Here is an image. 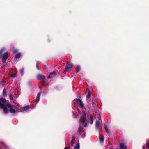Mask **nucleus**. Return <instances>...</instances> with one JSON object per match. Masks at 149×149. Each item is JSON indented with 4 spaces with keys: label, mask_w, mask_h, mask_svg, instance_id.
Listing matches in <instances>:
<instances>
[{
    "label": "nucleus",
    "mask_w": 149,
    "mask_h": 149,
    "mask_svg": "<svg viewBox=\"0 0 149 149\" xmlns=\"http://www.w3.org/2000/svg\"><path fill=\"white\" fill-rule=\"evenodd\" d=\"M6 100L3 98H0V107L3 110V113L5 114H7L8 110L7 107L9 109V112L13 114L17 113L19 112L18 108L15 105L11 104L8 103H6Z\"/></svg>",
    "instance_id": "nucleus-1"
},
{
    "label": "nucleus",
    "mask_w": 149,
    "mask_h": 149,
    "mask_svg": "<svg viewBox=\"0 0 149 149\" xmlns=\"http://www.w3.org/2000/svg\"><path fill=\"white\" fill-rule=\"evenodd\" d=\"M82 116L81 117L80 120H79V123L81 125L85 122V124L84 126L85 127H86L88 124V123L87 121L86 115L84 110L82 111Z\"/></svg>",
    "instance_id": "nucleus-2"
},
{
    "label": "nucleus",
    "mask_w": 149,
    "mask_h": 149,
    "mask_svg": "<svg viewBox=\"0 0 149 149\" xmlns=\"http://www.w3.org/2000/svg\"><path fill=\"white\" fill-rule=\"evenodd\" d=\"M74 102L77 103L79 105V107L82 109H85L84 104L82 100L80 99L79 98L76 99Z\"/></svg>",
    "instance_id": "nucleus-3"
},
{
    "label": "nucleus",
    "mask_w": 149,
    "mask_h": 149,
    "mask_svg": "<svg viewBox=\"0 0 149 149\" xmlns=\"http://www.w3.org/2000/svg\"><path fill=\"white\" fill-rule=\"evenodd\" d=\"M8 58V52H4L3 54L0 55V58H2V61L3 63H5L6 61Z\"/></svg>",
    "instance_id": "nucleus-4"
},
{
    "label": "nucleus",
    "mask_w": 149,
    "mask_h": 149,
    "mask_svg": "<svg viewBox=\"0 0 149 149\" xmlns=\"http://www.w3.org/2000/svg\"><path fill=\"white\" fill-rule=\"evenodd\" d=\"M73 65V64L71 63L67 62L65 67V69L63 72V73L65 74L66 72L68 71L69 69L71 68Z\"/></svg>",
    "instance_id": "nucleus-5"
},
{
    "label": "nucleus",
    "mask_w": 149,
    "mask_h": 149,
    "mask_svg": "<svg viewBox=\"0 0 149 149\" xmlns=\"http://www.w3.org/2000/svg\"><path fill=\"white\" fill-rule=\"evenodd\" d=\"M37 79L39 80H42L44 81L45 80V76L41 74H39L37 75Z\"/></svg>",
    "instance_id": "nucleus-6"
},
{
    "label": "nucleus",
    "mask_w": 149,
    "mask_h": 149,
    "mask_svg": "<svg viewBox=\"0 0 149 149\" xmlns=\"http://www.w3.org/2000/svg\"><path fill=\"white\" fill-rule=\"evenodd\" d=\"M56 74V72L54 71H53V72L49 73V75L47 77V78L49 79L55 76Z\"/></svg>",
    "instance_id": "nucleus-7"
},
{
    "label": "nucleus",
    "mask_w": 149,
    "mask_h": 149,
    "mask_svg": "<svg viewBox=\"0 0 149 149\" xmlns=\"http://www.w3.org/2000/svg\"><path fill=\"white\" fill-rule=\"evenodd\" d=\"M100 121L98 120H96L95 123V128L97 130L99 131L100 129Z\"/></svg>",
    "instance_id": "nucleus-8"
},
{
    "label": "nucleus",
    "mask_w": 149,
    "mask_h": 149,
    "mask_svg": "<svg viewBox=\"0 0 149 149\" xmlns=\"http://www.w3.org/2000/svg\"><path fill=\"white\" fill-rule=\"evenodd\" d=\"M41 94V92H39L37 95L36 99V102L37 103H38L39 101Z\"/></svg>",
    "instance_id": "nucleus-9"
},
{
    "label": "nucleus",
    "mask_w": 149,
    "mask_h": 149,
    "mask_svg": "<svg viewBox=\"0 0 149 149\" xmlns=\"http://www.w3.org/2000/svg\"><path fill=\"white\" fill-rule=\"evenodd\" d=\"M75 136H73L72 137V139L70 142V144L72 146H73L74 144V142L75 141Z\"/></svg>",
    "instance_id": "nucleus-10"
},
{
    "label": "nucleus",
    "mask_w": 149,
    "mask_h": 149,
    "mask_svg": "<svg viewBox=\"0 0 149 149\" xmlns=\"http://www.w3.org/2000/svg\"><path fill=\"white\" fill-rule=\"evenodd\" d=\"M90 123L91 124H92L93 121V118L92 115L91 114H89Z\"/></svg>",
    "instance_id": "nucleus-11"
},
{
    "label": "nucleus",
    "mask_w": 149,
    "mask_h": 149,
    "mask_svg": "<svg viewBox=\"0 0 149 149\" xmlns=\"http://www.w3.org/2000/svg\"><path fill=\"white\" fill-rule=\"evenodd\" d=\"M120 146L121 149H126L127 148V146L125 145L123 143H120Z\"/></svg>",
    "instance_id": "nucleus-12"
},
{
    "label": "nucleus",
    "mask_w": 149,
    "mask_h": 149,
    "mask_svg": "<svg viewBox=\"0 0 149 149\" xmlns=\"http://www.w3.org/2000/svg\"><path fill=\"white\" fill-rule=\"evenodd\" d=\"M79 132L80 134H81L83 132V128L81 126V125L80 124L79 127L78 129Z\"/></svg>",
    "instance_id": "nucleus-13"
},
{
    "label": "nucleus",
    "mask_w": 149,
    "mask_h": 149,
    "mask_svg": "<svg viewBox=\"0 0 149 149\" xmlns=\"http://www.w3.org/2000/svg\"><path fill=\"white\" fill-rule=\"evenodd\" d=\"M21 56V54L20 53H18L15 56V58L16 59H19L20 57Z\"/></svg>",
    "instance_id": "nucleus-14"
},
{
    "label": "nucleus",
    "mask_w": 149,
    "mask_h": 149,
    "mask_svg": "<svg viewBox=\"0 0 149 149\" xmlns=\"http://www.w3.org/2000/svg\"><path fill=\"white\" fill-rule=\"evenodd\" d=\"M80 145L79 143H77L74 146V149H79Z\"/></svg>",
    "instance_id": "nucleus-15"
},
{
    "label": "nucleus",
    "mask_w": 149,
    "mask_h": 149,
    "mask_svg": "<svg viewBox=\"0 0 149 149\" xmlns=\"http://www.w3.org/2000/svg\"><path fill=\"white\" fill-rule=\"evenodd\" d=\"M104 126L106 132L107 133H109V131L108 128L107 126L106 125H104Z\"/></svg>",
    "instance_id": "nucleus-16"
},
{
    "label": "nucleus",
    "mask_w": 149,
    "mask_h": 149,
    "mask_svg": "<svg viewBox=\"0 0 149 149\" xmlns=\"http://www.w3.org/2000/svg\"><path fill=\"white\" fill-rule=\"evenodd\" d=\"M29 106L27 105L23 107L22 109L24 111H26L29 109Z\"/></svg>",
    "instance_id": "nucleus-17"
},
{
    "label": "nucleus",
    "mask_w": 149,
    "mask_h": 149,
    "mask_svg": "<svg viewBox=\"0 0 149 149\" xmlns=\"http://www.w3.org/2000/svg\"><path fill=\"white\" fill-rule=\"evenodd\" d=\"M80 67L79 65H78L77 67L76 68V70L77 72H79L80 70Z\"/></svg>",
    "instance_id": "nucleus-18"
},
{
    "label": "nucleus",
    "mask_w": 149,
    "mask_h": 149,
    "mask_svg": "<svg viewBox=\"0 0 149 149\" xmlns=\"http://www.w3.org/2000/svg\"><path fill=\"white\" fill-rule=\"evenodd\" d=\"M91 95V94L90 92L89 91H88V92L87 95L86 97V98L87 100L88 99H89L90 98Z\"/></svg>",
    "instance_id": "nucleus-19"
},
{
    "label": "nucleus",
    "mask_w": 149,
    "mask_h": 149,
    "mask_svg": "<svg viewBox=\"0 0 149 149\" xmlns=\"http://www.w3.org/2000/svg\"><path fill=\"white\" fill-rule=\"evenodd\" d=\"M13 52L14 54H15L18 52L17 50L15 49L14 47H13L12 49Z\"/></svg>",
    "instance_id": "nucleus-20"
},
{
    "label": "nucleus",
    "mask_w": 149,
    "mask_h": 149,
    "mask_svg": "<svg viewBox=\"0 0 149 149\" xmlns=\"http://www.w3.org/2000/svg\"><path fill=\"white\" fill-rule=\"evenodd\" d=\"M10 76L13 78H15L16 77V73H11L10 74Z\"/></svg>",
    "instance_id": "nucleus-21"
},
{
    "label": "nucleus",
    "mask_w": 149,
    "mask_h": 149,
    "mask_svg": "<svg viewBox=\"0 0 149 149\" xmlns=\"http://www.w3.org/2000/svg\"><path fill=\"white\" fill-rule=\"evenodd\" d=\"M24 68H22L21 70V74L22 75H23L24 74Z\"/></svg>",
    "instance_id": "nucleus-22"
},
{
    "label": "nucleus",
    "mask_w": 149,
    "mask_h": 149,
    "mask_svg": "<svg viewBox=\"0 0 149 149\" xmlns=\"http://www.w3.org/2000/svg\"><path fill=\"white\" fill-rule=\"evenodd\" d=\"M5 50V49L4 48H2L0 51V55H1L2 54H3V52Z\"/></svg>",
    "instance_id": "nucleus-23"
},
{
    "label": "nucleus",
    "mask_w": 149,
    "mask_h": 149,
    "mask_svg": "<svg viewBox=\"0 0 149 149\" xmlns=\"http://www.w3.org/2000/svg\"><path fill=\"white\" fill-rule=\"evenodd\" d=\"M6 89H5V88H4L3 89V96L6 95Z\"/></svg>",
    "instance_id": "nucleus-24"
},
{
    "label": "nucleus",
    "mask_w": 149,
    "mask_h": 149,
    "mask_svg": "<svg viewBox=\"0 0 149 149\" xmlns=\"http://www.w3.org/2000/svg\"><path fill=\"white\" fill-rule=\"evenodd\" d=\"M39 63L38 62H36V68H37V69L39 70Z\"/></svg>",
    "instance_id": "nucleus-25"
},
{
    "label": "nucleus",
    "mask_w": 149,
    "mask_h": 149,
    "mask_svg": "<svg viewBox=\"0 0 149 149\" xmlns=\"http://www.w3.org/2000/svg\"><path fill=\"white\" fill-rule=\"evenodd\" d=\"M0 143H1V144H2L3 145L6 147H7V145H5L4 143H3V142L2 141V142H0Z\"/></svg>",
    "instance_id": "nucleus-26"
},
{
    "label": "nucleus",
    "mask_w": 149,
    "mask_h": 149,
    "mask_svg": "<svg viewBox=\"0 0 149 149\" xmlns=\"http://www.w3.org/2000/svg\"><path fill=\"white\" fill-rule=\"evenodd\" d=\"M9 97L11 100H12L13 99V97L11 94H10L9 95Z\"/></svg>",
    "instance_id": "nucleus-27"
},
{
    "label": "nucleus",
    "mask_w": 149,
    "mask_h": 149,
    "mask_svg": "<svg viewBox=\"0 0 149 149\" xmlns=\"http://www.w3.org/2000/svg\"><path fill=\"white\" fill-rule=\"evenodd\" d=\"M100 141H101V142H102L103 141L104 139L103 138L100 137Z\"/></svg>",
    "instance_id": "nucleus-28"
},
{
    "label": "nucleus",
    "mask_w": 149,
    "mask_h": 149,
    "mask_svg": "<svg viewBox=\"0 0 149 149\" xmlns=\"http://www.w3.org/2000/svg\"><path fill=\"white\" fill-rule=\"evenodd\" d=\"M146 145L148 147V149H149V143L148 142H147Z\"/></svg>",
    "instance_id": "nucleus-29"
},
{
    "label": "nucleus",
    "mask_w": 149,
    "mask_h": 149,
    "mask_svg": "<svg viewBox=\"0 0 149 149\" xmlns=\"http://www.w3.org/2000/svg\"><path fill=\"white\" fill-rule=\"evenodd\" d=\"M64 149H69V148L67 146H66L64 148Z\"/></svg>",
    "instance_id": "nucleus-30"
},
{
    "label": "nucleus",
    "mask_w": 149,
    "mask_h": 149,
    "mask_svg": "<svg viewBox=\"0 0 149 149\" xmlns=\"http://www.w3.org/2000/svg\"><path fill=\"white\" fill-rule=\"evenodd\" d=\"M77 110H78V111H79V113H80V111H79V109H77Z\"/></svg>",
    "instance_id": "nucleus-31"
},
{
    "label": "nucleus",
    "mask_w": 149,
    "mask_h": 149,
    "mask_svg": "<svg viewBox=\"0 0 149 149\" xmlns=\"http://www.w3.org/2000/svg\"><path fill=\"white\" fill-rule=\"evenodd\" d=\"M0 149H1V147H0Z\"/></svg>",
    "instance_id": "nucleus-32"
},
{
    "label": "nucleus",
    "mask_w": 149,
    "mask_h": 149,
    "mask_svg": "<svg viewBox=\"0 0 149 149\" xmlns=\"http://www.w3.org/2000/svg\"><path fill=\"white\" fill-rule=\"evenodd\" d=\"M29 85H30V87H31V84H29Z\"/></svg>",
    "instance_id": "nucleus-33"
},
{
    "label": "nucleus",
    "mask_w": 149,
    "mask_h": 149,
    "mask_svg": "<svg viewBox=\"0 0 149 149\" xmlns=\"http://www.w3.org/2000/svg\"><path fill=\"white\" fill-rule=\"evenodd\" d=\"M110 149H113V148H110Z\"/></svg>",
    "instance_id": "nucleus-34"
},
{
    "label": "nucleus",
    "mask_w": 149,
    "mask_h": 149,
    "mask_svg": "<svg viewBox=\"0 0 149 149\" xmlns=\"http://www.w3.org/2000/svg\"><path fill=\"white\" fill-rule=\"evenodd\" d=\"M143 149H144V146H143Z\"/></svg>",
    "instance_id": "nucleus-35"
},
{
    "label": "nucleus",
    "mask_w": 149,
    "mask_h": 149,
    "mask_svg": "<svg viewBox=\"0 0 149 149\" xmlns=\"http://www.w3.org/2000/svg\"><path fill=\"white\" fill-rule=\"evenodd\" d=\"M116 149H118V148H116Z\"/></svg>",
    "instance_id": "nucleus-36"
}]
</instances>
